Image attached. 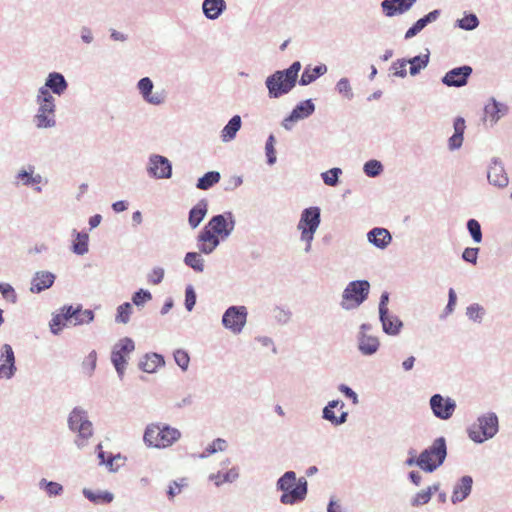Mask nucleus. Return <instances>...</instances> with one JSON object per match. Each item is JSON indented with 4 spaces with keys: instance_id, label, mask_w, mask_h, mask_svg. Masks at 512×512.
Masks as SVG:
<instances>
[{
    "instance_id": "6ab92c4d",
    "label": "nucleus",
    "mask_w": 512,
    "mask_h": 512,
    "mask_svg": "<svg viewBox=\"0 0 512 512\" xmlns=\"http://www.w3.org/2000/svg\"><path fill=\"white\" fill-rule=\"evenodd\" d=\"M67 88L68 82L64 75L60 72H51L46 77L44 85L38 89L37 94L41 95V91H43L48 95L55 94L61 96Z\"/></svg>"
},
{
    "instance_id": "79ce46f5",
    "label": "nucleus",
    "mask_w": 512,
    "mask_h": 512,
    "mask_svg": "<svg viewBox=\"0 0 512 512\" xmlns=\"http://www.w3.org/2000/svg\"><path fill=\"white\" fill-rule=\"evenodd\" d=\"M133 307L130 302H124L117 307L115 322L119 324H127L130 321Z\"/></svg>"
},
{
    "instance_id": "bf43d9fd",
    "label": "nucleus",
    "mask_w": 512,
    "mask_h": 512,
    "mask_svg": "<svg viewBox=\"0 0 512 512\" xmlns=\"http://www.w3.org/2000/svg\"><path fill=\"white\" fill-rule=\"evenodd\" d=\"M197 300L195 289L192 285H187L185 288V308L187 311H192Z\"/></svg>"
},
{
    "instance_id": "423d86ee",
    "label": "nucleus",
    "mask_w": 512,
    "mask_h": 512,
    "mask_svg": "<svg viewBox=\"0 0 512 512\" xmlns=\"http://www.w3.org/2000/svg\"><path fill=\"white\" fill-rule=\"evenodd\" d=\"M370 287V283L367 280L349 282L341 295V308L350 311L360 307L368 299Z\"/></svg>"
},
{
    "instance_id": "603ef678",
    "label": "nucleus",
    "mask_w": 512,
    "mask_h": 512,
    "mask_svg": "<svg viewBox=\"0 0 512 512\" xmlns=\"http://www.w3.org/2000/svg\"><path fill=\"white\" fill-rule=\"evenodd\" d=\"M276 139L273 134H270L265 143V154L267 157V164L272 166L276 163V150H275Z\"/></svg>"
},
{
    "instance_id": "8fccbe9b",
    "label": "nucleus",
    "mask_w": 512,
    "mask_h": 512,
    "mask_svg": "<svg viewBox=\"0 0 512 512\" xmlns=\"http://www.w3.org/2000/svg\"><path fill=\"white\" fill-rule=\"evenodd\" d=\"M272 314L274 320L280 325L288 324L292 318L291 310L282 306H276L273 309Z\"/></svg>"
},
{
    "instance_id": "09e8293b",
    "label": "nucleus",
    "mask_w": 512,
    "mask_h": 512,
    "mask_svg": "<svg viewBox=\"0 0 512 512\" xmlns=\"http://www.w3.org/2000/svg\"><path fill=\"white\" fill-rule=\"evenodd\" d=\"M342 174V169L339 167L331 168L328 171L321 173V178L327 186L335 187L339 184V177Z\"/></svg>"
},
{
    "instance_id": "5fc2aeb1",
    "label": "nucleus",
    "mask_w": 512,
    "mask_h": 512,
    "mask_svg": "<svg viewBox=\"0 0 512 512\" xmlns=\"http://www.w3.org/2000/svg\"><path fill=\"white\" fill-rule=\"evenodd\" d=\"M152 299V294L147 289H139L132 295V303L138 308L143 307L147 302Z\"/></svg>"
},
{
    "instance_id": "b1692460",
    "label": "nucleus",
    "mask_w": 512,
    "mask_h": 512,
    "mask_svg": "<svg viewBox=\"0 0 512 512\" xmlns=\"http://www.w3.org/2000/svg\"><path fill=\"white\" fill-rule=\"evenodd\" d=\"M217 235L210 233L208 230L202 229L197 236L196 247L200 254L209 255L220 245Z\"/></svg>"
},
{
    "instance_id": "7c9ffc66",
    "label": "nucleus",
    "mask_w": 512,
    "mask_h": 512,
    "mask_svg": "<svg viewBox=\"0 0 512 512\" xmlns=\"http://www.w3.org/2000/svg\"><path fill=\"white\" fill-rule=\"evenodd\" d=\"M239 476V468L234 466L228 469L226 472L219 470L216 473H211L208 476V480L212 481L216 487H220L224 483L235 482Z\"/></svg>"
},
{
    "instance_id": "4c0bfd02",
    "label": "nucleus",
    "mask_w": 512,
    "mask_h": 512,
    "mask_svg": "<svg viewBox=\"0 0 512 512\" xmlns=\"http://www.w3.org/2000/svg\"><path fill=\"white\" fill-rule=\"evenodd\" d=\"M430 60V54L427 52L426 54H420L414 56L410 59H406L407 64L410 65L409 73L411 76H416L420 73L421 70L425 69Z\"/></svg>"
},
{
    "instance_id": "4d7b16f0",
    "label": "nucleus",
    "mask_w": 512,
    "mask_h": 512,
    "mask_svg": "<svg viewBox=\"0 0 512 512\" xmlns=\"http://www.w3.org/2000/svg\"><path fill=\"white\" fill-rule=\"evenodd\" d=\"M176 364L183 370L186 371L189 367L190 356L187 351L183 349H177L173 353Z\"/></svg>"
},
{
    "instance_id": "2eb2a0df",
    "label": "nucleus",
    "mask_w": 512,
    "mask_h": 512,
    "mask_svg": "<svg viewBox=\"0 0 512 512\" xmlns=\"http://www.w3.org/2000/svg\"><path fill=\"white\" fill-rule=\"evenodd\" d=\"M433 415L440 420L450 419L457 407L455 400L450 397H444L441 394H434L429 400Z\"/></svg>"
},
{
    "instance_id": "c756f323",
    "label": "nucleus",
    "mask_w": 512,
    "mask_h": 512,
    "mask_svg": "<svg viewBox=\"0 0 512 512\" xmlns=\"http://www.w3.org/2000/svg\"><path fill=\"white\" fill-rule=\"evenodd\" d=\"M55 278V275L48 271L36 272L31 282L30 291L32 293H40L50 288L53 285Z\"/></svg>"
},
{
    "instance_id": "ddd939ff",
    "label": "nucleus",
    "mask_w": 512,
    "mask_h": 512,
    "mask_svg": "<svg viewBox=\"0 0 512 512\" xmlns=\"http://www.w3.org/2000/svg\"><path fill=\"white\" fill-rule=\"evenodd\" d=\"M147 173L154 179H169L172 177V163L162 155L151 154L146 167Z\"/></svg>"
},
{
    "instance_id": "0eeeda50",
    "label": "nucleus",
    "mask_w": 512,
    "mask_h": 512,
    "mask_svg": "<svg viewBox=\"0 0 512 512\" xmlns=\"http://www.w3.org/2000/svg\"><path fill=\"white\" fill-rule=\"evenodd\" d=\"M67 422L69 429L77 433L75 444L78 448H83L93 435V425L88 419L87 411L82 407H74L69 413Z\"/></svg>"
},
{
    "instance_id": "39448f33",
    "label": "nucleus",
    "mask_w": 512,
    "mask_h": 512,
    "mask_svg": "<svg viewBox=\"0 0 512 512\" xmlns=\"http://www.w3.org/2000/svg\"><path fill=\"white\" fill-rule=\"evenodd\" d=\"M35 102L37 111L32 118V122L37 129H51L56 126V104L53 95H48L41 91V95L36 94Z\"/></svg>"
},
{
    "instance_id": "4be33fe9",
    "label": "nucleus",
    "mask_w": 512,
    "mask_h": 512,
    "mask_svg": "<svg viewBox=\"0 0 512 512\" xmlns=\"http://www.w3.org/2000/svg\"><path fill=\"white\" fill-rule=\"evenodd\" d=\"M508 111L509 108L505 103L499 102L495 98H491L484 107L485 120L488 121L491 126H493L502 117L507 115Z\"/></svg>"
},
{
    "instance_id": "aec40b11",
    "label": "nucleus",
    "mask_w": 512,
    "mask_h": 512,
    "mask_svg": "<svg viewBox=\"0 0 512 512\" xmlns=\"http://www.w3.org/2000/svg\"><path fill=\"white\" fill-rule=\"evenodd\" d=\"M0 378L11 379L17 371L14 351L9 344L0 348Z\"/></svg>"
},
{
    "instance_id": "a19ab883",
    "label": "nucleus",
    "mask_w": 512,
    "mask_h": 512,
    "mask_svg": "<svg viewBox=\"0 0 512 512\" xmlns=\"http://www.w3.org/2000/svg\"><path fill=\"white\" fill-rule=\"evenodd\" d=\"M221 179L218 171H209L197 180L196 187L200 190H208Z\"/></svg>"
},
{
    "instance_id": "393cba45",
    "label": "nucleus",
    "mask_w": 512,
    "mask_h": 512,
    "mask_svg": "<svg viewBox=\"0 0 512 512\" xmlns=\"http://www.w3.org/2000/svg\"><path fill=\"white\" fill-rule=\"evenodd\" d=\"M367 240L376 248L384 250L391 244L392 235L386 228L375 227L367 233Z\"/></svg>"
},
{
    "instance_id": "473e14b6",
    "label": "nucleus",
    "mask_w": 512,
    "mask_h": 512,
    "mask_svg": "<svg viewBox=\"0 0 512 512\" xmlns=\"http://www.w3.org/2000/svg\"><path fill=\"white\" fill-rule=\"evenodd\" d=\"M327 70L328 68L325 64H319L315 67H311L310 65H308L304 68L302 72L299 84L301 86H307L316 81L319 77L323 76L327 72Z\"/></svg>"
},
{
    "instance_id": "72a5a7b5",
    "label": "nucleus",
    "mask_w": 512,
    "mask_h": 512,
    "mask_svg": "<svg viewBox=\"0 0 512 512\" xmlns=\"http://www.w3.org/2000/svg\"><path fill=\"white\" fill-rule=\"evenodd\" d=\"M83 496L95 505L109 504L114 500V494L106 490H91L84 488Z\"/></svg>"
},
{
    "instance_id": "7ed1b4c3",
    "label": "nucleus",
    "mask_w": 512,
    "mask_h": 512,
    "mask_svg": "<svg viewBox=\"0 0 512 512\" xmlns=\"http://www.w3.org/2000/svg\"><path fill=\"white\" fill-rule=\"evenodd\" d=\"M499 431L498 416L494 412L481 414L467 428L470 440L476 444H482L492 439Z\"/></svg>"
},
{
    "instance_id": "052dcab7",
    "label": "nucleus",
    "mask_w": 512,
    "mask_h": 512,
    "mask_svg": "<svg viewBox=\"0 0 512 512\" xmlns=\"http://www.w3.org/2000/svg\"><path fill=\"white\" fill-rule=\"evenodd\" d=\"M431 500V491L422 490L415 494L410 500V504L413 507H419L427 504Z\"/></svg>"
},
{
    "instance_id": "58836bf2",
    "label": "nucleus",
    "mask_w": 512,
    "mask_h": 512,
    "mask_svg": "<svg viewBox=\"0 0 512 512\" xmlns=\"http://www.w3.org/2000/svg\"><path fill=\"white\" fill-rule=\"evenodd\" d=\"M35 170V167L32 165L28 166V170H20L17 175L16 179L20 182H22L25 186H33L40 184L42 182V176L40 174H33Z\"/></svg>"
},
{
    "instance_id": "412c9836",
    "label": "nucleus",
    "mask_w": 512,
    "mask_h": 512,
    "mask_svg": "<svg viewBox=\"0 0 512 512\" xmlns=\"http://www.w3.org/2000/svg\"><path fill=\"white\" fill-rule=\"evenodd\" d=\"M357 349L362 356L375 355L380 348V340L372 334H356Z\"/></svg>"
},
{
    "instance_id": "a18cd8bd",
    "label": "nucleus",
    "mask_w": 512,
    "mask_h": 512,
    "mask_svg": "<svg viewBox=\"0 0 512 512\" xmlns=\"http://www.w3.org/2000/svg\"><path fill=\"white\" fill-rule=\"evenodd\" d=\"M384 170L382 163L379 160L371 159L364 163L363 172L366 176L375 178L379 176Z\"/></svg>"
},
{
    "instance_id": "9d476101",
    "label": "nucleus",
    "mask_w": 512,
    "mask_h": 512,
    "mask_svg": "<svg viewBox=\"0 0 512 512\" xmlns=\"http://www.w3.org/2000/svg\"><path fill=\"white\" fill-rule=\"evenodd\" d=\"M135 350V343L129 337H124L114 344L111 352V362L120 379L123 378L128 356Z\"/></svg>"
},
{
    "instance_id": "69168bd1",
    "label": "nucleus",
    "mask_w": 512,
    "mask_h": 512,
    "mask_svg": "<svg viewBox=\"0 0 512 512\" xmlns=\"http://www.w3.org/2000/svg\"><path fill=\"white\" fill-rule=\"evenodd\" d=\"M479 248L467 247L462 253V259L468 263L475 265L478 259Z\"/></svg>"
},
{
    "instance_id": "dca6fc26",
    "label": "nucleus",
    "mask_w": 512,
    "mask_h": 512,
    "mask_svg": "<svg viewBox=\"0 0 512 512\" xmlns=\"http://www.w3.org/2000/svg\"><path fill=\"white\" fill-rule=\"evenodd\" d=\"M315 112V104L312 99H306L299 102L291 111V113L285 117L281 123L282 127L290 131L293 129L294 124L300 120H304L311 116Z\"/></svg>"
},
{
    "instance_id": "c9c22d12",
    "label": "nucleus",
    "mask_w": 512,
    "mask_h": 512,
    "mask_svg": "<svg viewBox=\"0 0 512 512\" xmlns=\"http://www.w3.org/2000/svg\"><path fill=\"white\" fill-rule=\"evenodd\" d=\"M72 235L75 239L72 242L71 250L76 255H85L89 251V235L84 232H78L77 230H73Z\"/></svg>"
},
{
    "instance_id": "6e6d98bb",
    "label": "nucleus",
    "mask_w": 512,
    "mask_h": 512,
    "mask_svg": "<svg viewBox=\"0 0 512 512\" xmlns=\"http://www.w3.org/2000/svg\"><path fill=\"white\" fill-rule=\"evenodd\" d=\"M407 61L405 58L397 59L390 66L391 75L398 78H405L407 76Z\"/></svg>"
},
{
    "instance_id": "9b49d317",
    "label": "nucleus",
    "mask_w": 512,
    "mask_h": 512,
    "mask_svg": "<svg viewBox=\"0 0 512 512\" xmlns=\"http://www.w3.org/2000/svg\"><path fill=\"white\" fill-rule=\"evenodd\" d=\"M235 225V217L232 212L228 211L214 215L203 229L217 235L219 240H225L232 234Z\"/></svg>"
},
{
    "instance_id": "4468645a",
    "label": "nucleus",
    "mask_w": 512,
    "mask_h": 512,
    "mask_svg": "<svg viewBox=\"0 0 512 512\" xmlns=\"http://www.w3.org/2000/svg\"><path fill=\"white\" fill-rule=\"evenodd\" d=\"M137 90L142 99L154 106H159L165 103L167 93L164 89L153 91L154 84L149 77H143L137 82Z\"/></svg>"
},
{
    "instance_id": "c85d7f7f",
    "label": "nucleus",
    "mask_w": 512,
    "mask_h": 512,
    "mask_svg": "<svg viewBox=\"0 0 512 512\" xmlns=\"http://www.w3.org/2000/svg\"><path fill=\"white\" fill-rule=\"evenodd\" d=\"M227 9L225 0H203L202 13L208 20H217Z\"/></svg>"
},
{
    "instance_id": "f8f14e48",
    "label": "nucleus",
    "mask_w": 512,
    "mask_h": 512,
    "mask_svg": "<svg viewBox=\"0 0 512 512\" xmlns=\"http://www.w3.org/2000/svg\"><path fill=\"white\" fill-rule=\"evenodd\" d=\"M248 311L243 305L230 306L222 315L221 323L230 332L237 335L243 331L247 322Z\"/></svg>"
},
{
    "instance_id": "de8ad7c7",
    "label": "nucleus",
    "mask_w": 512,
    "mask_h": 512,
    "mask_svg": "<svg viewBox=\"0 0 512 512\" xmlns=\"http://www.w3.org/2000/svg\"><path fill=\"white\" fill-rule=\"evenodd\" d=\"M456 25L466 31H472L479 26L478 17L473 14H465L463 18L456 21Z\"/></svg>"
},
{
    "instance_id": "cd10ccee",
    "label": "nucleus",
    "mask_w": 512,
    "mask_h": 512,
    "mask_svg": "<svg viewBox=\"0 0 512 512\" xmlns=\"http://www.w3.org/2000/svg\"><path fill=\"white\" fill-rule=\"evenodd\" d=\"M441 15V10L435 9L418 19L405 33V39H411L420 33L427 25L435 22Z\"/></svg>"
},
{
    "instance_id": "2f4dec72",
    "label": "nucleus",
    "mask_w": 512,
    "mask_h": 512,
    "mask_svg": "<svg viewBox=\"0 0 512 512\" xmlns=\"http://www.w3.org/2000/svg\"><path fill=\"white\" fill-rule=\"evenodd\" d=\"M164 365V357L158 353H147L139 362V368L146 373H154L158 367Z\"/></svg>"
},
{
    "instance_id": "49530a36",
    "label": "nucleus",
    "mask_w": 512,
    "mask_h": 512,
    "mask_svg": "<svg viewBox=\"0 0 512 512\" xmlns=\"http://www.w3.org/2000/svg\"><path fill=\"white\" fill-rule=\"evenodd\" d=\"M486 314L483 306L473 303L466 308V316L475 323H481Z\"/></svg>"
},
{
    "instance_id": "e433bc0d",
    "label": "nucleus",
    "mask_w": 512,
    "mask_h": 512,
    "mask_svg": "<svg viewBox=\"0 0 512 512\" xmlns=\"http://www.w3.org/2000/svg\"><path fill=\"white\" fill-rule=\"evenodd\" d=\"M241 126H242L241 117L239 115H234L221 131L222 141L223 142L232 141L236 137V134L240 130Z\"/></svg>"
},
{
    "instance_id": "13d9d810",
    "label": "nucleus",
    "mask_w": 512,
    "mask_h": 512,
    "mask_svg": "<svg viewBox=\"0 0 512 512\" xmlns=\"http://www.w3.org/2000/svg\"><path fill=\"white\" fill-rule=\"evenodd\" d=\"M74 305H64L59 309L58 315L60 319L67 323V326H72L73 316H76Z\"/></svg>"
},
{
    "instance_id": "f03ea898",
    "label": "nucleus",
    "mask_w": 512,
    "mask_h": 512,
    "mask_svg": "<svg viewBox=\"0 0 512 512\" xmlns=\"http://www.w3.org/2000/svg\"><path fill=\"white\" fill-rule=\"evenodd\" d=\"M181 438V432L168 424L152 423L146 426L143 441L148 447L164 449Z\"/></svg>"
},
{
    "instance_id": "338daca9",
    "label": "nucleus",
    "mask_w": 512,
    "mask_h": 512,
    "mask_svg": "<svg viewBox=\"0 0 512 512\" xmlns=\"http://www.w3.org/2000/svg\"><path fill=\"white\" fill-rule=\"evenodd\" d=\"M226 448H227L226 440H224L222 438H217V439L213 440V442L206 447V452H208V454H214L219 451H224Z\"/></svg>"
},
{
    "instance_id": "a211bd4d",
    "label": "nucleus",
    "mask_w": 512,
    "mask_h": 512,
    "mask_svg": "<svg viewBox=\"0 0 512 512\" xmlns=\"http://www.w3.org/2000/svg\"><path fill=\"white\" fill-rule=\"evenodd\" d=\"M472 72L473 69L469 65L455 67L444 74L441 82L447 87L461 88L468 83Z\"/></svg>"
},
{
    "instance_id": "864d4df0",
    "label": "nucleus",
    "mask_w": 512,
    "mask_h": 512,
    "mask_svg": "<svg viewBox=\"0 0 512 512\" xmlns=\"http://www.w3.org/2000/svg\"><path fill=\"white\" fill-rule=\"evenodd\" d=\"M97 363V353L92 350L82 362V370L88 376L91 377L94 373Z\"/></svg>"
},
{
    "instance_id": "5701e85b",
    "label": "nucleus",
    "mask_w": 512,
    "mask_h": 512,
    "mask_svg": "<svg viewBox=\"0 0 512 512\" xmlns=\"http://www.w3.org/2000/svg\"><path fill=\"white\" fill-rule=\"evenodd\" d=\"M417 0H383L381 8L385 16L394 17L407 12Z\"/></svg>"
},
{
    "instance_id": "ea45409f",
    "label": "nucleus",
    "mask_w": 512,
    "mask_h": 512,
    "mask_svg": "<svg viewBox=\"0 0 512 512\" xmlns=\"http://www.w3.org/2000/svg\"><path fill=\"white\" fill-rule=\"evenodd\" d=\"M183 262L196 273L204 272L205 261L199 252H187L184 256Z\"/></svg>"
},
{
    "instance_id": "20e7f679",
    "label": "nucleus",
    "mask_w": 512,
    "mask_h": 512,
    "mask_svg": "<svg viewBox=\"0 0 512 512\" xmlns=\"http://www.w3.org/2000/svg\"><path fill=\"white\" fill-rule=\"evenodd\" d=\"M321 223V209L318 206H310L301 211L297 223V230L300 232V241L305 243V252L311 251L312 242L316 231Z\"/></svg>"
},
{
    "instance_id": "774afa93",
    "label": "nucleus",
    "mask_w": 512,
    "mask_h": 512,
    "mask_svg": "<svg viewBox=\"0 0 512 512\" xmlns=\"http://www.w3.org/2000/svg\"><path fill=\"white\" fill-rule=\"evenodd\" d=\"M165 271L161 267H155L148 274V281L154 285L160 284L164 278Z\"/></svg>"
},
{
    "instance_id": "e2e57ef3",
    "label": "nucleus",
    "mask_w": 512,
    "mask_h": 512,
    "mask_svg": "<svg viewBox=\"0 0 512 512\" xmlns=\"http://www.w3.org/2000/svg\"><path fill=\"white\" fill-rule=\"evenodd\" d=\"M186 485L185 479H181L179 481H172L167 490V496L169 500H173L174 497L181 493L182 488Z\"/></svg>"
},
{
    "instance_id": "37998d69",
    "label": "nucleus",
    "mask_w": 512,
    "mask_h": 512,
    "mask_svg": "<svg viewBox=\"0 0 512 512\" xmlns=\"http://www.w3.org/2000/svg\"><path fill=\"white\" fill-rule=\"evenodd\" d=\"M38 485L40 489L45 490L49 497L60 496L64 491L63 486L60 483L48 481L45 478H42Z\"/></svg>"
},
{
    "instance_id": "6e6552de",
    "label": "nucleus",
    "mask_w": 512,
    "mask_h": 512,
    "mask_svg": "<svg viewBox=\"0 0 512 512\" xmlns=\"http://www.w3.org/2000/svg\"><path fill=\"white\" fill-rule=\"evenodd\" d=\"M446 457V439L438 437L420 453V462L423 463L425 472L432 473L444 463Z\"/></svg>"
},
{
    "instance_id": "680f3d73",
    "label": "nucleus",
    "mask_w": 512,
    "mask_h": 512,
    "mask_svg": "<svg viewBox=\"0 0 512 512\" xmlns=\"http://www.w3.org/2000/svg\"><path fill=\"white\" fill-rule=\"evenodd\" d=\"M0 293L5 300L11 303H16L17 294L15 289L10 284L0 282Z\"/></svg>"
},
{
    "instance_id": "c03bdc74",
    "label": "nucleus",
    "mask_w": 512,
    "mask_h": 512,
    "mask_svg": "<svg viewBox=\"0 0 512 512\" xmlns=\"http://www.w3.org/2000/svg\"><path fill=\"white\" fill-rule=\"evenodd\" d=\"M335 90L346 100H352L354 93L350 84V80L347 77H342L338 80L335 85Z\"/></svg>"
},
{
    "instance_id": "1a4fd4ad",
    "label": "nucleus",
    "mask_w": 512,
    "mask_h": 512,
    "mask_svg": "<svg viewBox=\"0 0 512 512\" xmlns=\"http://www.w3.org/2000/svg\"><path fill=\"white\" fill-rule=\"evenodd\" d=\"M296 83L283 70L275 71L265 80L268 96L271 99H277L288 94L296 86Z\"/></svg>"
},
{
    "instance_id": "3c124183",
    "label": "nucleus",
    "mask_w": 512,
    "mask_h": 512,
    "mask_svg": "<svg viewBox=\"0 0 512 512\" xmlns=\"http://www.w3.org/2000/svg\"><path fill=\"white\" fill-rule=\"evenodd\" d=\"M467 230L475 243H481L483 239L481 225L476 219H469L467 221Z\"/></svg>"
},
{
    "instance_id": "f257e3e1",
    "label": "nucleus",
    "mask_w": 512,
    "mask_h": 512,
    "mask_svg": "<svg viewBox=\"0 0 512 512\" xmlns=\"http://www.w3.org/2000/svg\"><path fill=\"white\" fill-rule=\"evenodd\" d=\"M275 489L281 493L279 502L282 505L294 506L307 498L308 481L305 477H297L295 471L288 470L277 479Z\"/></svg>"
},
{
    "instance_id": "0e129e2a",
    "label": "nucleus",
    "mask_w": 512,
    "mask_h": 512,
    "mask_svg": "<svg viewBox=\"0 0 512 512\" xmlns=\"http://www.w3.org/2000/svg\"><path fill=\"white\" fill-rule=\"evenodd\" d=\"M50 331L54 335H59L64 327H67V323H64L58 313L54 314L49 322Z\"/></svg>"
},
{
    "instance_id": "f704fd0d",
    "label": "nucleus",
    "mask_w": 512,
    "mask_h": 512,
    "mask_svg": "<svg viewBox=\"0 0 512 512\" xmlns=\"http://www.w3.org/2000/svg\"><path fill=\"white\" fill-rule=\"evenodd\" d=\"M208 211V202L205 199L200 200L189 211L188 222L191 228L195 229L202 222Z\"/></svg>"
},
{
    "instance_id": "a878e982",
    "label": "nucleus",
    "mask_w": 512,
    "mask_h": 512,
    "mask_svg": "<svg viewBox=\"0 0 512 512\" xmlns=\"http://www.w3.org/2000/svg\"><path fill=\"white\" fill-rule=\"evenodd\" d=\"M379 321L385 334L389 336H398L401 333L403 322L398 316L390 313V311H387L383 315L379 314Z\"/></svg>"
},
{
    "instance_id": "f3484780",
    "label": "nucleus",
    "mask_w": 512,
    "mask_h": 512,
    "mask_svg": "<svg viewBox=\"0 0 512 512\" xmlns=\"http://www.w3.org/2000/svg\"><path fill=\"white\" fill-rule=\"evenodd\" d=\"M487 180L490 185L499 189H504L509 184V178L504 168L502 160L493 157L487 166Z\"/></svg>"
},
{
    "instance_id": "bb28decb",
    "label": "nucleus",
    "mask_w": 512,
    "mask_h": 512,
    "mask_svg": "<svg viewBox=\"0 0 512 512\" xmlns=\"http://www.w3.org/2000/svg\"><path fill=\"white\" fill-rule=\"evenodd\" d=\"M473 479L469 475L462 476L454 485L451 501L453 504L464 501L471 493Z\"/></svg>"
}]
</instances>
